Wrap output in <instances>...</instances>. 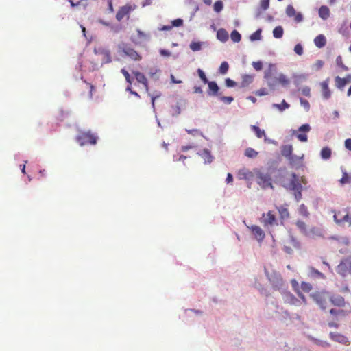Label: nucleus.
Listing matches in <instances>:
<instances>
[{
	"instance_id": "f257e3e1",
	"label": "nucleus",
	"mask_w": 351,
	"mask_h": 351,
	"mask_svg": "<svg viewBox=\"0 0 351 351\" xmlns=\"http://www.w3.org/2000/svg\"><path fill=\"white\" fill-rule=\"evenodd\" d=\"M312 298L322 309L325 310L329 307L330 295L328 292L317 291L312 295Z\"/></svg>"
},
{
	"instance_id": "f03ea898",
	"label": "nucleus",
	"mask_w": 351,
	"mask_h": 351,
	"mask_svg": "<svg viewBox=\"0 0 351 351\" xmlns=\"http://www.w3.org/2000/svg\"><path fill=\"white\" fill-rule=\"evenodd\" d=\"M254 173L256 178L257 184L263 189L273 188L271 175L267 172H263L256 169Z\"/></svg>"
},
{
	"instance_id": "7ed1b4c3",
	"label": "nucleus",
	"mask_w": 351,
	"mask_h": 351,
	"mask_svg": "<svg viewBox=\"0 0 351 351\" xmlns=\"http://www.w3.org/2000/svg\"><path fill=\"white\" fill-rule=\"evenodd\" d=\"M97 139V138L95 134L91 133L90 131L80 132L76 137V141L80 146H84L87 144L95 145Z\"/></svg>"
},
{
	"instance_id": "20e7f679",
	"label": "nucleus",
	"mask_w": 351,
	"mask_h": 351,
	"mask_svg": "<svg viewBox=\"0 0 351 351\" xmlns=\"http://www.w3.org/2000/svg\"><path fill=\"white\" fill-rule=\"evenodd\" d=\"M334 219L339 225L348 223L349 226H351V215H350L347 208H343L335 213Z\"/></svg>"
},
{
	"instance_id": "39448f33",
	"label": "nucleus",
	"mask_w": 351,
	"mask_h": 351,
	"mask_svg": "<svg viewBox=\"0 0 351 351\" xmlns=\"http://www.w3.org/2000/svg\"><path fill=\"white\" fill-rule=\"evenodd\" d=\"M119 49L125 56L134 61H140L142 59V56L134 49L127 45L123 44L121 47H119Z\"/></svg>"
},
{
	"instance_id": "423d86ee",
	"label": "nucleus",
	"mask_w": 351,
	"mask_h": 351,
	"mask_svg": "<svg viewBox=\"0 0 351 351\" xmlns=\"http://www.w3.org/2000/svg\"><path fill=\"white\" fill-rule=\"evenodd\" d=\"M261 222L264 227L272 226L277 224V219L275 214L269 210L266 213H263Z\"/></svg>"
},
{
	"instance_id": "0eeeda50",
	"label": "nucleus",
	"mask_w": 351,
	"mask_h": 351,
	"mask_svg": "<svg viewBox=\"0 0 351 351\" xmlns=\"http://www.w3.org/2000/svg\"><path fill=\"white\" fill-rule=\"evenodd\" d=\"M136 8V5L127 4L121 7L117 12L116 19L121 21L125 16H128L129 14Z\"/></svg>"
},
{
	"instance_id": "6e6552de",
	"label": "nucleus",
	"mask_w": 351,
	"mask_h": 351,
	"mask_svg": "<svg viewBox=\"0 0 351 351\" xmlns=\"http://www.w3.org/2000/svg\"><path fill=\"white\" fill-rule=\"evenodd\" d=\"M296 226L299 229L301 233L306 237H311L312 234H315L317 229L312 228L310 230L307 229V225L305 222L301 220H298L296 222Z\"/></svg>"
},
{
	"instance_id": "1a4fd4ad",
	"label": "nucleus",
	"mask_w": 351,
	"mask_h": 351,
	"mask_svg": "<svg viewBox=\"0 0 351 351\" xmlns=\"http://www.w3.org/2000/svg\"><path fill=\"white\" fill-rule=\"evenodd\" d=\"M287 189L294 191L295 189H302L300 182L295 173H291L290 182L284 186Z\"/></svg>"
},
{
	"instance_id": "9d476101",
	"label": "nucleus",
	"mask_w": 351,
	"mask_h": 351,
	"mask_svg": "<svg viewBox=\"0 0 351 351\" xmlns=\"http://www.w3.org/2000/svg\"><path fill=\"white\" fill-rule=\"evenodd\" d=\"M278 84L285 86L289 84V80L285 75L280 74L278 77H275V80H269L268 82V86L272 88Z\"/></svg>"
},
{
	"instance_id": "9b49d317",
	"label": "nucleus",
	"mask_w": 351,
	"mask_h": 351,
	"mask_svg": "<svg viewBox=\"0 0 351 351\" xmlns=\"http://www.w3.org/2000/svg\"><path fill=\"white\" fill-rule=\"evenodd\" d=\"M310 130L311 127L307 123L301 125L298 129L300 133L296 135L298 139L301 142H306L308 140V136L306 133L308 132Z\"/></svg>"
},
{
	"instance_id": "f8f14e48",
	"label": "nucleus",
	"mask_w": 351,
	"mask_h": 351,
	"mask_svg": "<svg viewBox=\"0 0 351 351\" xmlns=\"http://www.w3.org/2000/svg\"><path fill=\"white\" fill-rule=\"evenodd\" d=\"M286 14L289 17H293L296 23H300L303 20L301 13H297L293 5H289L286 8Z\"/></svg>"
},
{
	"instance_id": "ddd939ff",
	"label": "nucleus",
	"mask_w": 351,
	"mask_h": 351,
	"mask_svg": "<svg viewBox=\"0 0 351 351\" xmlns=\"http://www.w3.org/2000/svg\"><path fill=\"white\" fill-rule=\"evenodd\" d=\"M248 228L251 230L252 234L254 235V237L258 241L261 242L263 241L265 234L264 231L261 229L260 226L256 225H252L250 227L248 226Z\"/></svg>"
},
{
	"instance_id": "4468645a",
	"label": "nucleus",
	"mask_w": 351,
	"mask_h": 351,
	"mask_svg": "<svg viewBox=\"0 0 351 351\" xmlns=\"http://www.w3.org/2000/svg\"><path fill=\"white\" fill-rule=\"evenodd\" d=\"M96 53L99 54L101 56V62L102 64L110 63L112 61L110 52L109 50L99 48L97 50L95 49Z\"/></svg>"
},
{
	"instance_id": "2eb2a0df",
	"label": "nucleus",
	"mask_w": 351,
	"mask_h": 351,
	"mask_svg": "<svg viewBox=\"0 0 351 351\" xmlns=\"http://www.w3.org/2000/svg\"><path fill=\"white\" fill-rule=\"evenodd\" d=\"M132 74L134 75L136 81L138 83L142 84L144 86V88L147 92L149 90V86L147 79L145 75L139 71H132Z\"/></svg>"
},
{
	"instance_id": "dca6fc26",
	"label": "nucleus",
	"mask_w": 351,
	"mask_h": 351,
	"mask_svg": "<svg viewBox=\"0 0 351 351\" xmlns=\"http://www.w3.org/2000/svg\"><path fill=\"white\" fill-rule=\"evenodd\" d=\"M335 80L336 87L339 89H342L347 84L351 82V75L349 74L343 78L337 76Z\"/></svg>"
},
{
	"instance_id": "f3484780",
	"label": "nucleus",
	"mask_w": 351,
	"mask_h": 351,
	"mask_svg": "<svg viewBox=\"0 0 351 351\" xmlns=\"http://www.w3.org/2000/svg\"><path fill=\"white\" fill-rule=\"evenodd\" d=\"M329 335L332 340H333L334 341L338 342L339 343L346 345L349 342L348 339L346 336H344L341 334L336 333V332H330Z\"/></svg>"
},
{
	"instance_id": "a211bd4d",
	"label": "nucleus",
	"mask_w": 351,
	"mask_h": 351,
	"mask_svg": "<svg viewBox=\"0 0 351 351\" xmlns=\"http://www.w3.org/2000/svg\"><path fill=\"white\" fill-rule=\"evenodd\" d=\"M254 75L245 74L241 76V81L240 82V88L248 87L254 81Z\"/></svg>"
},
{
	"instance_id": "6ab92c4d",
	"label": "nucleus",
	"mask_w": 351,
	"mask_h": 351,
	"mask_svg": "<svg viewBox=\"0 0 351 351\" xmlns=\"http://www.w3.org/2000/svg\"><path fill=\"white\" fill-rule=\"evenodd\" d=\"M328 84H329V80L328 79L320 83V86L322 88V96L325 99H329L331 96V93H330V90L328 86Z\"/></svg>"
},
{
	"instance_id": "aec40b11",
	"label": "nucleus",
	"mask_w": 351,
	"mask_h": 351,
	"mask_svg": "<svg viewBox=\"0 0 351 351\" xmlns=\"http://www.w3.org/2000/svg\"><path fill=\"white\" fill-rule=\"evenodd\" d=\"M344 298L341 295H330V304L338 306L343 307L345 306Z\"/></svg>"
},
{
	"instance_id": "412c9836",
	"label": "nucleus",
	"mask_w": 351,
	"mask_h": 351,
	"mask_svg": "<svg viewBox=\"0 0 351 351\" xmlns=\"http://www.w3.org/2000/svg\"><path fill=\"white\" fill-rule=\"evenodd\" d=\"M136 33H137V34L136 36H133L132 37V42L136 44H139L142 41L146 40L148 38V34L142 32L140 29H137Z\"/></svg>"
},
{
	"instance_id": "4be33fe9",
	"label": "nucleus",
	"mask_w": 351,
	"mask_h": 351,
	"mask_svg": "<svg viewBox=\"0 0 351 351\" xmlns=\"http://www.w3.org/2000/svg\"><path fill=\"white\" fill-rule=\"evenodd\" d=\"M207 84L208 86V94L210 96L217 95L218 92L219 90V88L217 84L214 81L208 82Z\"/></svg>"
},
{
	"instance_id": "5701e85b",
	"label": "nucleus",
	"mask_w": 351,
	"mask_h": 351,
	"mask_svg": "<svg viewBox=\"0 0 351 351\" xmlns=\"http://www.w3.org/2000/svg\"><path fill=\"white\" fill-rule=\"evenodd\" d=\"M276 73V67L274 64H269L268 69L265 71L264 77L267 80H275L276 77H274V75Z\"/></svg>"
},
{
	"instance_id": "b1692460",
	"label": "nucleus",
	"mask_w": 351,
	"mask_h": 351,
	"mask_svg": "<svg viewBox=\"0 0 351 351\" xmlns=\"http://www.w3.org/2000/svg\"><path fill=\"white\" fill-rule=\"evenodd\" d=\"M199 155L204 159V163L210 164L213 160V156L208 149H204Z\"/></svg>"
},
{
	"instance_id": "393cba45",
	"label": "nucleus",
	"mask_w": 351,
	"mask_h": 351,
	"mask_svg": "<svg viewBox=\"0 0 351 351\" xmlns=\"http://www.w3.org/2000/svg\"><path fill=\"white\" fill-rule=\"evenodd\" d=\"M314 43L318 48H322L326 45V37L323 34L317 36L314 39Z\"/></svg>"
},
{
	"instance_id": "a878e982",
	"label": "nucleus",
	"mask_w": 351,
	"mask_h": 351,
	"mask_svg": "<svg viewBox=\"0 0 351 351\" xmlns=\"http://www.w3.org/2000/svg\"><path fill=\"white\" fill-rule=\"evenodd\" d=\"M229 37L228 32L223 28L219 29L217 32V38L221 42H226L228 40Z\"/></svg>"
},
{
	"instance_id": "bb28decb",
	"label": "nucleus",
	"mask_w": 351,
	"mask_h": 351,
	"mask_svg": "<svg viewBox=\"0 0 351 351\" xmlns=\"http://www.w3.org/2000/svg\"><path fill=\"white\" fill-rule=\"evenodd\" d=\"M319 16L324 20H326L330 16V10L326 5H322L319 9Z\"/></svg>"
},
{
	"instance_id": "cd10ccee",
	"label": "nucleus",
	"mask_w": 351,
	"mask_h": 351,
	"mask_svg": "<svg viewBox=\"0 0 351 351\" xmlns=\"http://www.w3.org/2000/svg\"><path fill=\"white\" fill-rule=\"evenodd\" d=\"M293 152V147L291 145H283L281 147V154L285 158H288L291 156Z\"/></svg>"
},
{
	"instance_id": "c85d7f7f",
	"label": "nucleus",
	"mask_w": 351,
	"mask_h": 351,
	"mask_svg": "<svg viewBox=\"0 0 351 351\" xmlns=\"http://www.w3.org/2000/svg\"><path fill=\"white\" fill-rule=\"evenodd\" d=\"M330 313L336 317H343L348 314V311L343 309L331 308L330 310Z\"/></svg>"
},
{
	"instance_id": "c756f323",
	"label": "nucleus",
	"mask_w": 351,
	"mask_h": 351,
	"mask_svg": "<svg viewBox=\"0 0 351 351\" xmlns=\"http://www.w3.org/2000/svg\"><path fill=\"white\" fill-rule=\"evenodd\" d=\"M238 176L239 179H250L252 177V173L247 169H242L239 171Z\"/></svg>"
},
{
	"instance_id": "7c9ffc66",
	"label": "nucleus",
	"mask_w": 351,
	"mask_h": 351,
	"mask_svg": "<svg viewBox=\"0 0 351 351\" xmlns=\"http://www.w3.org/2000/svg\"><path fill=\"white\" fill-rule=\"evenodd\" d=\"M289 160L290 165L295 167L301 164L302 158H300L295 155H292L287 158Z\"/></svg>"
},
{
	"instance_id": "2f4dec72",
	"label": "nucleus",
	"mask_w": 351,
	"mask_h": 351,
	"mask_svg": "<svg viewBox=\"0 0 351 351\" xmlns=\"http://www.w3.org/2000/svg\"><path fill=\"white\" fill-rule=\"evenodd\" d=\"M269 280L276 289H279L282 284V279L280 275H276L275 280H272L271 278H269Z\"/></svg>"
},
{
	"instance_id": "473e14b6",
	"label": "nucleus",
	"mask_w": 351,
	"mask_h": 351,
	"mask_svg": "<svg viewBox=\"0 0 351 351\" xmlns=\"http://www.w3.org/2000/svg\"><path fill=\"white\" fill-rule=\"evenodd\" d=\"M244 154L246 157H248L250 158H254L258 156V152H256L253 148L248 147L245 149Z\"/></svg>"
},
{
	"instance_id": "72a5a7b5",
	"label": "nucleus",
	"mask_w": 351,
	"mask_h": 351,
	"mask_svg": "<svg viewBox=\"0 0 351 351\" xmlns=\"http://www.w3.org/2000/svg\"><path fill=\"white\" fill-rule=\"evenodd\" d=\"M252 130L255 132L257 138H261L262 137H266L265 132L263 130H261L258 126L252 125Z\"/></svg>"
},
{
	"instance_id": "f704fd0d",
	"label": "nucleus",
	"mask_w": 351,
	"mask_h": 351,
	"mask_svg": "<svg viewBox=\"0 0 351 351\" xmlns=\"http://www.w3.org/2000/svg\"><path fill=\"white\" fill-rule=\"evenodd\" d=\"M321 156L324 160H328L331 157V149L328 147H324L321 151Z\"/></svg>"
},
{
	"instance_id": "c9c22d12",
	"label": "nucleus",
	"mask_w": 351,
	"mask_h": 351,
	"mask_svg": "<svg viewBox=\"0 0 351 351\" xmlns=\"http://www.w3.org/2000/svg\"><path fill=\"white\" fill-rule=\"evenodd\" d=\"M283 33H284V30L281 26H277L273 30V36L276 38H282L283 36Z\"/></svg>"
},
{
	"instance_id": "e433bc0d",
	"label": "nucleus",
	"mask_w": 351,
	"mask_h": 351,
	"mask_svg": "<svg viewBox=\"0 0 351 351\" xmlns=\"http://www.w3.org/2000/svg\"><path fill=\"white\" fill-rule=\"evenodd\" d=\"M274 108H276L278 109L280 111H284L285 110L289 108V104L285 101V100H282V103L280 104H274L273 105Z\"/></svg>"
},
{
	"instance_id": "4c0bfd02",
	"label": "nucleus",
	"mask_w": 351,
	"mask_h": 351,
	"mask_svg": "<svg viewBox=\"0 0 351 351\" xmlns=\"http://www.w3.org/2000/svg\"><path fill=\"white\" fill-rule=\"evenodd\" d=\"M348 267L349 272L351 274V261L348 262L347 261H341V263L338 266V269L341 271H345Z\"/></svg>"
},
{
	"instance_id": "58836bf2",
	"label": "nucleus",
	"mask_w": 351,
	"mask_h": 351,
	"mask_svg": "<svg viewBox=\"0 0 351 351\" xmlns=\"http://www.w3.org/2000/svg\"><path fill=\"white\" fill-rule=\"evenodd\" d=\"M341 185L351 182V176H349L346 171H343L342 178L339 180Z\"/></svg>"
},
{
	"instance_id": "ea45409f",
	"label": "nucleus",
	"mask_w": 351,
	"mask_h": 351,
	"mask_svg": "<svg viewBox=\"0 0 351 351\" xmlns=\"http://www.w3.org/2000/svg\"><path fill=\"white\" fill-rule=\"evenodd\" d=\"M287 297V301L288 303L292 305L297 306L300 303V301L298 299H297L293 295L289 293L286 295Z\"/></svg>"
},
{
	"instance_id": "a19ab883",
	"label": "nucleus",
	"mask_w": 351,
	"mask_h": 351,
	"mask_svg": "<svg viewBox=\"0 0 351 351\" xmlns=\"http://www.w3.org/2000/svg\"><path fill=\"white\" fill-rule=\"evenodd\" d=\"M278 210L280 215L282 219H286L289 217V213L288 209L284 206H280L278 208Z\"/></svg>"
},
{
	"instance_id": "79ce46f5",
	"label": "nucleus",
	"mask_w": 351,
	"mask_h": 351,
	"mask_svg": "<svg viewBox=\"0 0 351 351\" xmlns=\"http://www.w3.org/2000/svg\"><path fill=\"white\" fill-rule=\"evenodd\" d=\"M336 64L337 65L340 67L342 71H348V67L346 66L343 62V59H342V57L341 56H338L336 58Z\"/></svg>"
},
{
	"instance_id": "37998d69",
	"label": "nucleus",
	"mask_w": 351,
	"mask_h": 351,
	"mask_svg": "<svg viewBox=\"0 0 351 351\" xmlns=\"http://www.w3.org/2000/svg\"><path fill=\"white\" fill-rule=\"evenodd\" d=\"M230 38L234 43H239L241 39V36L237 30H233L231 32Z\"/></svg>"
},
{
	"instance_id": "c03bdc74",
	"label": "nucleus",
	"mask_w": 351,
	"mask_h": 351,
	"mask_svg": "<svg viewBox=\"0 0 351 351\" xmlns=\"http://www.w3.org/2000/svg\"><path fill=\"white\" fill-rule=\"evenodd\" d=\"M228 69H229L228 63L227 62L224 61L221 64L220 67L219 69V71L221 74H226L228 72Z\"/></svg>"
},
{
	"instance_id": "a18cd8bd",
	"label": "nucleus",
	"mask_w": 351,
	"mask_h": 351,
	"mask_svg": "<svg viewBox=\"0 0 351 351\" xmlns=\"http://www.w3.org/2000/svg\"><path fill=\"white\" fill-rule=\"evenodd\" d=\"M223 8V2L221 0L217 1L213 5V9L216 12H220Z\"/></svg>"
},
{
	"instance_id": "49530a36",
	"label": "nucleus",
	"mask_w": 351,
	"mask_h": 351,
	"mask_svg": "<svg viewBox=\"0 0 351 351\" xmlns=\"http://www.w3.org/2000/svg\"><path fill=\"white\" fill-rule=\"evenodd\" d=\"M299 213L304 217H308L309 213L307 207L304 204H301L299 208Z\"/></svg>"
},
{
	"instance_id": "de8ad7c7",
	"label": "nucleus",
	"mask_w": 351,
	"mask_h": 351,
	"mask_svg": "<svg viewBox=\"0 0 351 351\" xmlns=\"http://www.w3.org/2000/svg\"><path fill=\"white\" fill-rule=\"evenodd\" d=\"M201 43L199 42H191L190 49L193 51H197L201 49Z\"/></svg>"
},
{
	"instance_id": "09e8293b",
	"label": "nucleus",
	"mask_w": 351,
	"mask_h": 351,
	"mask_svg": "<svg viewBox=\"0 0 351 351\" xmlns=\"http://www.w3.org/2000/svg\"><path fill=\"white\" fill-rule=\"evenodd\" d=\"M301 289L306 293H308L312 289V286L310 283L302 282L301 283Z\"/></svg>"
},
{
	"instance_id": "8fccbe9b",
	"label": "nucleus",
	"mask_w": 351,
	"mask_h": 351,
	"mask_svg": "<svg viewBox=\"0 0 351 351\" xmlns=\"http://www.w3.org/2000/svg\"><path fill=\"white\" fill-rule=\"evenodd\" d=\"M261 37V30L258 29L250 36L251 40H258Z\"/></svg>"
},
{
	"instance_id": "3c124183",
	"label": "nucleus",
	"mask_w": 351,
	"mask_h": 351,
	"mask_svg": "<svg viewBox=\"0 0 351 351\" xmlns=\"http://www.w3.org/2000/svg\"><path fill=\"white\" fill-rule=\"evenodd\" d=\"M197 73H198L199 77H200V79L204 84H207L209 82L204 72L201 69H197Z\"/></svg>"
},
{
	"instance_id": "603ef678",
	"label": "nucleus",
	"mask_w": 351,
	"mask_h": 351,
	"mask_svg": "<svg viewBox=\"0 0 351 351\" xmlns=\"http://www.w3.org/2000/svg\"><path fill=\"white\" fill-rule=\"evenodd\" d=\"M121 73L124 75L126 82L128 83H129L130 84H132V78H131L129 73L125 69H121Z\"/></svg>"
},
{
	"instance_id": "864d4df0",
	"label": "nucleus",
	"mask_w": 351,
	"mask_h": 351,
	"mask_svg": "<svg viewBox=\"0 0 351 351\" xmlns=\"http://www.w3.org/2000/svg\"><path fill=\"white\" fill-rule=\"evenodd\" d=\"M300 104L304 108L306 111H308L310 109V104L309 102L303 98H300Z\"/></svg>"
},
{
	"instance_id": "5fc2aeb1",
	"label": "nucleus",
	"mask_w": 351,
	"mask_h": 351,
	"mask_svg": "<svg viewBox=\"0 0 351 351\" xmlns=\"http://www.w3.org/2000/svg\"><path fill=\"white\" fill-rule=\"evenodd\" d=\"M255 95L257 96H264L268 95V91L265 88H261L255 92Z\"/></svg>"
},
{
	"instance_id": "6e6d98bb",
	"label": "nucleus",
	"mask_w": 351,
	"mask_h": 351,
	"mask_svg": "<svg viewBox=\"0 0 351 351\" xmlns=\"http://www.w3.org/2000/svg\"><path fill=\"white\" fill-rule=\"evenodd\" d=\"M260 5L263 10H266L269 7V0H261Z\"/></svg>"
},
{
	"instance_id": "4d7b16f0",
	"label": "nucleus",
	"mask_w": 351,
	"mask_h": 351,
	"mask_svg": "<svg viewBox=\"0 0 351 351\" xmlns=\"http://www.w3.org/2000/svg\"><path fill=\"white\" fill-rule=\"evenodd\" d=\"M294 51L298 55H302L303 53V47L301 44H297L294 47Z\"/></svg>"
},
{
	"instance_id": "13d9d810",
	"label": "nucleus",
	"mask_w": 351,
	"mask_h": 351,
	"mask_svg": "<svg viewBox=\"0 0 351 351\" xmlns=\"http://www.w3.org/2000/svg\"><path fill=\"white\" fill-rule=\"evenodd\" d=\"M252 66L256 71H261L263 69V63L261 61L253 62Z\"/></svg>"
},
{
	"instance_id": "bf43d9fd",
	"label": "nucleus",
	"mask_w": 351,
	"mask_h": 351,
	"mask_svg": "<svg viewBox=\"0 0 351 351\" xmlns=\"http://www.w3.org/2000/svg\"><path fill=\"white\" fill-rule=\"evenodd\" d=\"M171 23H172V26L180 27L183 25V21L181 19H177L172 21Z\"/></svg>"
},
{
	"instance_id": "052dcab7",
	"label": "nucleus",
	"mask_w": 351,
	"mask_h": 351,
	"mask_svg": "<svg viewBox=\"0 0 351 351\" xmlns=\"http://www.w3.org/2000/svg\"><path fill=\"white\" fill-rule=\"evenodd\" d=\"M220 99L224 103L230 104L234 99L232 97L222 96L220 97Z\"/></svg>"
},
{
	"instance_id": "680f3d73",
	"label": "nucleus",
	"mask_w": 351,
	"mask_h": 351,
	"mask_svg": "<svg viewBox=\"0 0 351 351\" xmlns=\"http://www.w3.org/2000/svg\"><path fill=\"white\" fill-rule=\"evenodd\" d=\"M225 83H226V86H228V87H233V86H236V84H237V83L234 81H233L232 80H231L230 78H226L225 80Z\"/></svg>"
},
{
	"instance_id": "e2e57ef3",
	"label": "nucleus",
	"mask_w": 351,
	"mask_h": 351,
	"mask_svg": "<svg viewBox=\"0 0 351 351\" xmlns=\"http://www.w3.org/2000/svg\"><path fill=\"white\" fill-rule=\"evenodd\" d=\"M302 93L304 96L310 97L311 96V88L308 86H305L302 89Z\"/></svg>"
},
{
	"instance_id": "0e129e2a",
	"label": "nucleus",
	"mask_w": 351,
	"mask_h": 351,
	"mask_svg": "<svg viewBox=\"0 0 351 351\" xmlns=\"http://www.w3.org/2000/svg\"><path fill=\"white\" fill-rule=\"evenodd\" d=\"M186 132H187L188 134H192L193 136H195V135H197V134L202 135V132L199 130H197V129L186 130Z\"/></svg>"
},
{
	"instance_id": "69168bd1",
	"label": "nucleus",
	"mask_w": 351,
	"mask_h": 351,
	"mask_svg": "<svg viewBox=\"0 0 351 351\" xmlns=\"http://www.w3.org/2000/svg\"><path fill=\"white\" fill-rule=\"evenodd\" d=\"M294 191H295V199H297V201H299L302 198V189H300V190L295 189Z\"/></svg>"
},
{
	"instance_id": "338daca9",
	"label": "nucleus",
	"mask_w": 351,
	"mask_h": 351,
	"mask_svg": "<svg viewBox=\"0 0 351 351\" xmlns=\"http://www.w3.org/2000/svg\"><path fill=\"white\" fill-rule=\"evenodd\" d=\"M172 109L173 110V114H179L180 113V107L178 104L172 106Z\"/></svg>"
},
{
	"instance_id": "774afa93",
	"label": "nucleus",
	"mask_w": 351,
	"mask_h": 351,
	"mask_svg": "<svg viewBox=\"0 0 351 351\" xmlns=\"http://www.w3.org/2000/svg\"><path fill=\"white\" fill-rule=\"evenodd\" d=\"M345 147L351 151V138H348L345 141Z\"/></svg>"
}]
</instances>
